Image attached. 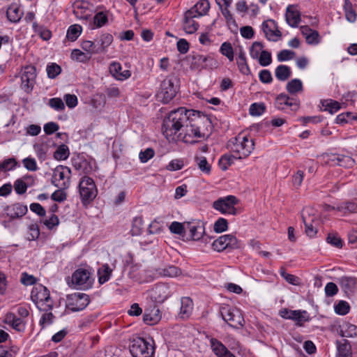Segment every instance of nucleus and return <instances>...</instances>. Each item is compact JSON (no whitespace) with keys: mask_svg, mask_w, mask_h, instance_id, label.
<instances>
[{"mask_svg":"<svg viewBox=\"0 0 357 357\" xmlns=\"http://www.w3.org/2000/svg\"><path fill=\"white\" fill-rule=\"evenodd\" d=\"M280 273L281 276L289 284L294 285L298 284L299 278L292 274L287 273L284 268H281Z\"/></svg>","mask_w":357,"mask_h":357,"instance_id":"680f3d73","label":"nucleus"},{"mask_svg":"<svg viewBox=\"0 0 357 357\" xmlns=\"http://www.w3.org/2000/svg\"><path fill=\"white\" fill-rule=\"evenodd\" d=\"M275 75L279 81H286L291 75V68L286 65H279L275 68Z\"/></svg>","mask_w":357,"mask_h":357,"instance_id":"c756f323","label":"nucleus"},{"mask_svg":"<svg viewBox=\"0 0 357 357\" xmlns=\"http://www.w3.org/2000/svg\"><path fill=\"white\" fill-rule=\"evenodd\" d=\"M343 8L346 19L350 22H354L356 20L357 15L350 0H344Z\"/></svg>","mask_w":357,"mask_h":357,"instance_id":"e433bc0d","label":"nucleus"},{"mask_svg":"<svg viewBox=\"0 0 357 357\" xmlns=\"http://www.w3.org/2000/svg\"><path fill=\"white\" fill-rule=\"evenodd\" d=\"M175 292V287L167 283H157L150 291V296L157 303H163Z\"/></svg>","mask_w":357,"mask_h":357,"instance_id":"9b49d317","label":"nucleus"},{"mask_svg":"<svg viewBox=\"0 0 357 357\" xmlns=\"http://www.w3.org/2000/svg\"><path fill=\"white\" fill-rule=\"evenodd\" d=\"M333 162L339 166L347 167V165H351L354 163V160L349 157L346 155H335L334 158L332 159Z\"/></svg>","mask_w":357,"mask_h":357,"instance_id":"5fc2aeb1","label":"nucleus"},{"mask_svg":"<svg viewBox=\"0 0 357 357\" xmlns=\"http://www.w3.org/2000/svg\"><path fill=\"white\" fill-rule=\"evenodd\" d=\"M220 312L223 320L231 327L239 328L243 326L245 320L241 312L229 305L222 306Z\"/></svg>","mask_w":357,"mask_h":357,"instance_id":"423d86ee","label":"nucleus"},{"mask_svg":"<svg viewBox=\"0 0 357 357\" xmlns=\"http://www.w3.org/2000/svg\"><path fill=\"white\" fill-rule=\"evenodd\" d=\"M262 29L267 40L276 42L282 36L277 23L273 20H268L262 23Z\"/></svg>","mask_w":357,"mask_h":357,"instance_id":"412c9836","label":"nucleus"},{"mask_svg":"<svg viewBox=\"0 0 357 357\" xmlns=\"http://www.w3.org/2000/svg\"><path fill=\"white\" fill-rule=\"evenodd\" d=\"M302 220L305 225V234L310 238L314 237L318 231L319 220L310 215L308 209L302 211Z\"/></svg>","mask_w":357,"mask_h":357,"instance_id":"aec40b11","label":"nucleus"},{"mask_svg":"<svg viewBox=\"0 0 357 357\" xmlns=\"http://www.w3.org/2000/svg\"><path fill=\"white\" fill-rule=\"evenodd\" d=\"M337 211L344 214L357 213V202L351 201L341 203L337 206Z\"/></svg>","mask_w":357,"mask_h":357,"instance_id":"f704fd0d","label":"nucleus"},{"mask_svg":"<svg viewBox=\"0 0 357 357\" xmlns=\"http://www.w3.org/2000/svg\"><path fill=\"white\" fill-rule=\"evenodd\" d=\"M220 53L225 56L230 61L234 60V50L231 44L229 42H225L220 48Z\"/></svg>","mask_w":357,"mask_h":357,"instance_id":"09e8293b","label":"nucleus"},{"mask_svg":"<svg viewBox=\"0 0 357 357\" xmlns=\"http://www.w3.org/2000/svg\"><path fill=\"white\" fill-rule=\"evenodd\" d=\"M259 63L261 66H267L272 62V57L271 52L264 50L261 51L258 57Z\"/></svg>","mask_w":357,"mask_h":357,"instance_id":"052dcab7","label":"nucleus"},{"mask_svg":"<svg viewBox=\"0 0 357 357\" xmlns=\"http://www.w3.org/2000/svg\"><path fill=\"white\" fill-rule=\"evenodd\" d=\"M37 278L32 275H29L26 272H24L21 275L20 282L26 286L33 285L36 284Z\"/></svg>","mask_w":357,"mask_h":357,"instance_id":"774afa93","label":"nucleus"},{"mask_svg":"<svg viewBox=\"0 0 357 357\" xmlns=\"http://www.w3.org/2000/svg\"><path fill=\"white\" fill-rule=\"evenodd\" d=\"M266 109L265 105L264 103H252L249 109L250 114L252 116H259L262 114Z\"/></svg>","mask_w":357,"mask_h":357,"instance_id":"4d7b16f0","label":"nucleus"},{"mask_svg":"<svg viewBox=\"0 0 357 357\" xmlns=\"http://www.w3.org/2000/svg\"><path fill=\"white\" fill-rule=\"evenodd\" d=\"M28 211L27 206L20 203H15L11 205L6 206L3 208V212L0 214L1 218L8 217L10 220L21 218Z\"/></svg>","mask_w":357,"mask_h":357,"instance_id":"6ab92c4d","label":"nucleus"},{"mask_svg":"<svg viewBox=\"0 0 357 357\" xmlns=\"http://www.w3.org/2000/svg\"><path fill=\"white\" fill-rule=\"evenodd\" d=\"M72 283L80 289H87L91 287L93 279L91 272L86 268H77L72 275Z\"/></svg>","mask_w":357,"mask_h":357,"instance_id":"f8f14e48","label":"nucleus"},{"mask_svg":"<svg viewBox=\"0 0 357 357\" xmlns=\"http://www.w3.org/2000/svg\"><path fill=\"white\" fill-rule=\"evenodd\" d=\"M279 315L286 319L296 321V325L302 326L303 323L310 320L309 315L305 310H291L288 308H282L279 312Z\"/></svg>","mask_w":357,"mask_h":357,"instance_id":"f3484780","label":"nucleus"},{"mask_svg":"<svg viewBox=\"0 0 357 357\" xmlns=\"http://www.w3.org/2000/svg\"><path fill=\"white\" fill-rule=\"evenodd\" d=\"M29 234L27 239L29 241H35L40 236V229L37 224H31L29 226Z\"/></svg>","mask_w":357,"mask_h":357,"instance_id":"69168bd1","label":"nucleus"},{"mask_svg":"<svg viewBox=\"0 0 357 357\" xmlns=\"http://www.w3.org/2000/svg\"><path fill=\"white\" fill-rule=\"evenodd\" d=\"M238 199L234 195H228L218 199L213 203V207L222 214H237V209L235 206L238 204Z\"/></svg>","mask_w":357,"mask_h":357,"instance_id":"6e6552de","label":"nucleus"},{"mask_svg":"<svg viewBox=\"0 0 357 357\" xmlns=\"http://www.w3.org/2000/svg\"><path fill=\"white\" fill-rule=\"evenodd\" d=\"M82 31V26L79 24L71 25L68 29L66 37L70 41H75L81 34Z\"/></svg>","mask_w":357,"mask_h":357,"instance_id":"37998d69","label":"nucleus"},{"mask_svg":"<svg viewBox=\"0 0 357 357\" xmlns=\"http://www.w3.org/2000/svg\"><path fill=\"white\" fill-rule=\"evenodd\" d=\"M143 231V218L142 216L135 217L132 220L131 234L132 236H139Z\"/></svg>","mask_w":357,"mask_h":357,"instance_id":"c03bdc74","label":"nucleus"},{"mask_svg":"<svg viewBox=\"0 0 357 357\" xmlns=\"http://www.w3.org/2000/svg\"><path fill=\"white\" fill-rule=\"evenodd\" d=\"M70 155L69 149L66 144H61L54 153V158L56 160H66Z\"/></svg>","mask_w":357,"mask_h":357,"instance_id":"79ce46f5","label":"nucleus"},{"mask_svg":"<svg viewBox=\"0 0 357 357\" xmlns=\"http://www.w3.org/2000/svg\"><path fill=\"white\" fill-rule=\"evenodd\" d=\"M214 250L222 252L226 249L235 250L241 247V241L233 234L220 236L212 243Z\"/></svg>","mask_w":357,"mask_h":357,"instance_id":"9d476101","label":"nucleus"},{"mask_svg":"<svg viewBox=\"0 0 357 357\" xmlns=\"http://www.w3.org/2000/svg\"><path fill=\"white\" fill-rule=\"evenodd\" d=\"M6 15L9 21L17 22L20 20L22 13L17 5H11L7 10Z\"/></svg>","mask_w":357,"mask_h":357,"instance_id":"72a5a7b5","label":"nucleus"},{"mask_svg":"<svg viewBox=\"0 0 357 357\" xmlns=\"http://www.w3.org/2000/svg\"><path fill=\"white\" fill-rule=\"evenodd\" d=\"M36 77V69L33 66H26L24 68L21 76V88L26 93L32 91Z\"/></svg>","mask_w":357,"mask_h":357,"instance_id":"a211bd4d","label":"nucleus"},{"mask_svg":"<svg viewBox=\"0 0 357 357\" xmlns=\"http://www.w3.org/2000/svg\"><path fill=\"white\" fill-rule=\"evenodd\" d=\"M342 335L344 337H357V326L351 324H347L345 326L344 330L342 331Z\"/></svg>","mask_w":357,"mask_h":357,"instance_id":"0e129e2a","label":"nucleus"},{"mask_svg":"<svg viewBox=\"0 0 357 357\" xmlns=\"http://www.w3.org/2000/svg\"><path fill=\"white\" fill-rule=\"evenodd\" d=\"M218 61L211 56H203L199 54L192 55L190 68L192 70H202V69L212 70L217 68Z\"/></svg>","mask_w":357,"mask_h":357,"instance_id":"2eb2a0df","label":"nucleus"},{"mask_svg":"<svg viewBox=\"0 0 357 357\" xmlns=\"http://www.w3.org/2000/svg\"><path fill=\"white\" fill-rule=\"evenodd\" d=\"M275 107L281 111H284L287 107L293 112H296L300 107V100L296 96H289L281 93L275 98Z\"/></svg>","mask_w":357,"mask_h":357,"instance_id":"4468645a","label":"nucleus"},{"mask_svg":"<svg viewBox=\"0 0 357 357\" xmlns=\"http://www.w3.org/2000/svg\"><path fill=\"white\" fill-rule=\"evenodd\" d=\"M349 305L347 302L344 301H340L335 306V312L340 315H345L349 312Z\"/></svg>","mask_w":357,"mask_h":357,"instance_id":"e2e57ef3","label":"nucleus"},{"mask_svg":"<svg viewBox=\"0 0 357 357\" xmlns=\"http://www.w3.org/2000/svg\"><path fill=\"white\" fill-rule=\"evenodd\" d=\"M71 59L84 63L88 61L91 56L87 53L85 54L78 49H75L71 52Z\"/></svg>","mask_w":357,"mask_h":357,"instance_id":"3c124183","label":"nucleus"},{"mask_svg":"<svg viewBox=\"0 0 357 357\" xmlns=\"http://www.w3.org/2000/svg\"><path fill=\"white\" fill-rule=\"evenodd\" d=\"M89 296L84 293H75L67 296L66 308L72 312L84 310L89 303Z\"/></svg>","mask_w":357,"mask_h":357,"instance_id":"ddd939ff","label":"nucleus"},{"mask_svg":"<svg viewBox=\"0 0 357 357\" xmlns=\"http://www.w3.org/2000/svg\"><path fill=\"white\" fill-rule=\"evenodd\" d=\"M161 319L160 311L158 306L153 305L146 308L143 315V321L146 324L152 326L157 324Z\"/></svg>","mask_w":357,"mask_h":357,"instance_id":"5701e85b","label":"nucleus"},{"mask_svg":"<svg viewBox=\"0 0 357 357\" xmlns=\"http://www.w3.org/2000/svg\"><path fill=\"white\" fill-rule=\"evenodd\" d=\"M187 228L189 229L190 236L192 240L199 241L204 234V225L203 222L198 221L197 222H186Z\"/></svg>","mask_w":357,"mask_h":357,"instance_id":"393cba45","label":"nucleus"},{"mask_svg":"<svg viewBox=\"0 0 357 357\" xmlns=\"http://www.w3.org/2000/svg\"><path fill=\"white\" fill-rule=\"evenodd\" d=\"M79 193L81 202L86 206L95 199L98 189L94 180L89 176H83L79 182Z\"/></svg>","mask_w":357,"mask_h":357,"instance_id":"20e7f679","label":"nucleus"},{"mask_svg":"<svg viewBox=\"0 0 357 357\" xmlns=\"http://www.w3.org/2000/svg\"><path fill=\"white\" fill-rule=\"evenodd\" d=\"M112 273V269L109 267V264H103L98 271L99 283L102 284L107 282L109 280Z\"/></svg>","mask_w":357,"mask_h":357,"instance_id":"473e14b6","label":"nucleus"},{"mask_svg":"<svg viewBox=\"0 0 357 357\" xmlns=\"http://www.w3.org/2000/svg\"><path fill=\"white\" fill-rule=\"evenodd\" d=\"M263 48H264V45L262 43L257 42V41L254 42L250 48V56L254 59H258L261 51H264Z\"/></svg>","mask_w":357,"mask_h":357,"instance_id":"864d4df0","label":"nucleus"},{"mask_svg":"<svg viewBox=\"0 0 357 357\" xmlns=\"http://www.w3.org/2000/svg\"><path fill=\"white\" fill-rule=\"evenodd\" d=\"M132 357H154L155 344L153 338L136 337L129 347Z\"/></svg>","mask_w":357,"mask_h":357,"instance_id":"7ed1b4c3","label":"nucleus"},{"mask_svg":"<svg viewBox=\"0 0 357 357\" xmlns=\"http://www.w3.org/2000/svg\"><path fill=\"white\" fill-rule=\"evenodd\" d=\"M193 309V303L190 298L183 297L181 298V306L180 314L182 319H186L190 317Z\"/></svg>","mask_w":357,"mask_h":357,"instance_id":"cd10ccee","label":"nucleus"},{"mask_svg":"<svg viewBox=\"0 0 357 357\" xmlns=\"http://www.w3.org/2000/svg\"><path fill=\"white\" fill-rule=\"evenodd\" d=\"M33 148L38 159L41 161L45 160L47 158V146L41 144H36L33 146Z\"/></svg>","mask_w":357,"mask_h":357,"instance_id":"13d9d810","label":"nucleus"},{"mask_svg":"<svg viewBox=\"0 0 357 357\" xmlns=\"http://www.w3.org/2000/svg\"><path fill=\"white\" fill-rule=\"evenodd\" d=\"M326 242L337 248H342L343 245V242L337 234H328Z\"/></svg>","mask_w":357,"mask_h":357,"instance_id":"603ef678","label":"nucleus"},{"mask_svg":"<svg viewBox=\"0 0 357 357\" xmlns=\"http://www.w3.org/2000/svg\"><path fill=\"white\" fill-rule=\"evenodd\" d=\"M356 285V280L351 277H342L340 279V286L347 294L354 291Z\"/></svg>","mask_w":357,"mask_h":357,"instance_id":"2f4dec72","label":"nucleus"},{"mask_svg":"<svg viewBox=\"0 0 357 357\" xmlns=\"http://www.w3.org/2000/svg\"><path fill=\"white\" fill-rule=\"evenodd\" d=\"M70 168L59 165L54 170L52 183L56 187L67 189L70 184Z\"/></svg>","mask_w":357,"mask_h":357,"instance_id":"1a4fd4ad","label":"nucleus"},{"mask_svg":"<svg viewBox=\"0 0 357 357\" xmlns=\"http://www.w3.org/2000/svg\"><path fill=\"white\" fill-rule=\"evenodd\" d=\"M286 89L291 96H296L297 93L303 91V83L299 79H293L287 84Z\"/></svg>","mask_w":357,"mask_h":357,"instance_id":"7c9ffc66","label":"nucleus"},{"mask_svg":"<svg viewBox=\"0 0 357 357\" xmlns=\"http://www.w3.org/2000/svg\"><path fill=\"white\" fill-rule=\"evenodd\" d=\"M337 357H352L351 346L347 340H343L342 343L337 341Z\"/></svg>","mask_w":357,"mask_h":357,"instance_id":"c85d7f7f","label":"nucleus"},{"mask_svg":"<svg viewBox=\"0 0 357 357\" xmlns=\"http://www.w3.org/2000/svg\"><path fill=\"white\" fill-rule=\"evenodd\" d=\"M93 161L83 154H77L72 158V165L79 175L88 176L93 171Z\"/></svg>","mask_w":357,"mask_h":357,"instance_id":"dca6fc26","label":"nucleus"},{"mask_svg":"<svg viewBox=\"0 0 357 357\" xmlns=\"http://www.w3.org/2000/svg\"><path fill=\"white\" fill-rule=\"evenodd\" d=\"M213 229L216 233H222L228 229V222L223 218H218L213 225Z\"/></svg>","mask_w":357,"mask_h":357,"instance_id":"6e6d98bb","label":"nucleus"},{"mask_svg":"<svg viewBox=\"0 0 357 357\" xmlns=\"http://www.w3.org/2000/svg\"><path fill=\"white\" fill-rule=\"evenodd\" d=\"M236 159L234 153H231V155H223L219 160V165L222 170L227 169L228 167L230 166L233 162L234 160Z\"/></svg>","mask_w":357,"mask_h":357,"instance_id":"8fccbe9b","label":"nucleus"},{"mask_svg":"<svg viewBox=\"0 0 357 357\" xmlns=\"http://www.w3.org/2000/svg\"><path fill=\"white\" fill-rule=\"evenodd\" d=\"M174 81L175 79L168 77L162 82L160 89L156 94V98L159 101L166 104L176 96L178 86L175 84Z\"/></svg>","mask_w":357,"mask_h":357,"instance_id":"0eeeda50","label":"nucleus"},{"mask_svg":"<svg viewBox=\"0 0 357 357\" xmlns=\"http://www.w3.org/2000/svg\"><path fill=\"white\" fill-rule=\"evenodd\" d=\"M31 298L40 310L47 312L53 307V301L50 298V291L42 284L36 285L33 288Z\"/></svg>","mask_w":357,"mask_h":357,"instance_id":"39448f33","label":"nucleus"},{"mask_svg":"<svg viewBox=\"0 0 357 357\" xmlns=\"http://www.w3.org/2000/svg\"><path fill=\"white\" fill-rule=\"evenodd\" d=\"M3 322L12 327L17 332H24L26 328V321L18 318L13 312H8L4 318Z\"/></svg>","mask_w":357,"mask_h":357,"instance_id":"4be33fe9","label":"nucleus"},{"mask_svg":"<svg viewBox=\"0 0 357 357\" xmlns=\"http://www.w3.org/2000/svg\"><path fill=\"white\" fill-rule=\"evenodd\" d=\"M209 8L210 3L208 0H199L192 9L194 13H197V16H202L208 12Z\"/></svg>","mask_w":357,"mask_h":357,"instance_id":"c9c22d12","label":"nucleus"},{"mask_svg":"<svg viewBox=\"0 0 357 357\" xmlns=\"http://www.w3.org/2000/svg\"><path fill=\"white\" fill-rule=\"evenodd\" d=\"M209 342L211 350L216 356L227 349L226 346L216 338L212 337L210 339Z\"/></svg>","mask_w":357,"mask_h":357,"instance_id":"a19ab883","label":"nucleus"},{"mask_svg":"<svg viewBox=\"0 0 357 357\" xmlns=\"http://www.w3.org/2000/svg\"><path fill=\"white\" fill-rule=\"evenodd\" d=\"M108 22L107 12H98L93 17V24L97 28L105 26Z\"/></svg>","mask_w":357,"mask_h":357,"instance_id":"a18cd8bd","label":"nucleus"},{"mask_svg":"<svg viewBox=\"0 0 357 357\" xmlns=\"http://www.w3.org/2000/svg\"><path fill=\"white\" fill-rule=\"evenodd\" d=\"M111 75L118 80H125L131 76V73L128 70L121 71V65L118 62H112L109 67Z\"/></svg>","mask_w":357,"mask_h":357,"instance_id":"a878e982","label":"nucleus"},{"mask_svg":"<svg viewBox=\"0 0 357 357\" xmlns=\"http://www.w3.org/2000/svg\"><path fill=\"white\" fill-rule=\"evenodd\" d=\"M292 7L293 6L290 5L287 8L286 21L289 26L296 27L301 22V14L299 11L292 10Z\"/></svg>","mask_w":357,"mask_h":357,"instance_id":"bb28decb","label":"nucleus"},{"mask_svg":"<svg viewBox=\"0 0 357 357\" xmlns=\"http://www.w3.org/2000/svg\"><path fill=\"white\" fill-rule=\"evenodd\" d=\"M33 29L34 32L39 35L43 40H48L52 37V32L48 29L38 25L36 22L33 23Z\"/></svg>","mask_w":357,"mask_h":357,"instance_id":"ea45409f","label":"nucleus"},{"mask_svg":"<svg viewBox=\"0 0 357 357\" xmlns=\"http://www.w3.org/2000/svg\"><path fill=\"white\" fill-rule=\"evenodd\" d=\"M353 120L357 121V114L345 112L337 115L335 122L339 124H343L351 122Z\"/></svg>","mask_w":357,"mask_h":357,"instance_id":"de8ad7c7","label":"nucleus"},{"mask_svg":"<svg viewBox=\"0 0 357 357\" xmlns=\"http://www.w3.org/2000/svg\"><path fill=\"white\" fill-rule=\"evenodd\" d=\"M211 120L202 112L179 107L171 111L162 122L163 135L169 141H182L185 143L194 144V138H204L202 132V126L210 123Z\"/></svg>","mask_w":357,"mask_h":357,"instance_id":"f257e3e1","label":"nucleus"},{"mask_svg":"<svg viewBox=\"0 0 357 357\" xmlns=\"http://www.w3.org/2000/svg\"><path fill=\"white\" fill-rule=\"evenodd\" d=\"M99 42L100 45H98V48L100 54L106 52L107 48L112 43L113 36L112 34L106 33H103L100 36Z\"/></svg>","mask_w":357,"mask_h":357,"instance_id":"58836bf2","label":"nucleus"},{"mask_svg":"<svg viewBox=\"0 0 357 357\" xmlns=\"http://www.w3.org/2000/svg\"><path fill=\"white\" fill-rule=\"evenodd\" d=\"M195 161L199 169L206 174H209L211 172V165L208 164L205 157H196Z\"/></svg>","mask_w":357,"mask_h":357,"instance_id":"bf43d9fd","label":"nucleus"},{"mask_svg":"<svg viewBox=\"0 0 357 357\" xmlns=\"http://www.w3.org/2000/svg\"><path fill=\"white\" fill-rule=\"evenodd\" d=\"M154 155V150L152 148H147L144 151H140L139 154V158L142 162L145 163L148 162L150 159L153 158Z\"/></svg>","mask_w":357,"mask_h":357,"instance_id":"338daca9","label":"nucleus"},{"mask_svg":"<svg viewBox=\"0 0 357 357\" xmlns=\"http://www.w3.org/2000/svg\"><path fill=\"white\" fill-rule=\"evenodd\" d=\"M81 47L91 57L93 54H100L98 45H96L95 42L91 40H83L81 43Z\"/></svg>","mask_w":357,"mask_h":357,"instance_id":"4c0bfd02","label":"nucleus"},{"mask_svg":"<svg viewBox=\"0 0 357 357\" xmlns=\"http://www.w3.org/2000/svg\"><path fill=\"white\" fill-rule=\"evenodd\" d=\"M46 71L49 78L54 79L61 73V68L56 63H50L47 66Z\"/></svg>","mask_w":357,"mask_h":357,"instance_id":"49530a36","label":"nucleus"},{"mask_svg":"<svg viewBox=\"0 0 357 357\" xmlns=\"http://www.w3.org/2000/svg\"><path fill=\"white\" fill-rule=\"evenodd\" d=\"M197 17L192 9L188 10L185 13L183 29L187 33H194L199 28V24L193 18Z\"/></svg>","mask_w":357,"mask_h":357,"instance_id":"b1692460","label":"nucleus"},{"mask_svg":"<svg viewBox=\"0 0 357 357\" xmlns=\"http://www.w3.org/2000/svg\"><path fill=\"white\" fill-rule=\"evenodd\" d=\"M254 146V139L241 133L230 139L227 143V147L238 159H243L250 155Z\"/></svg>","mask_w":357,"mask_h":357,"instance_id":"f03ea898","label":"nucleus"}]
</instances>
